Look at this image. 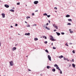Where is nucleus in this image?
<instances>
[{
    "mask_svg": "<svg viewBox=\"0 0 76 76\" xmlns=\"http://www.w3.org/2000/svg\"><path fill=\"white\" fill-rule=\"evenodd\" d=\"M54 9H56V10H57V7H55L54 8Z\"/></svg>",
    "mask_w": 76,
    "mask_h": 76,
    "instance_id": "58836bf2",
    "label": "nucleus"
},
{
    "mask_svg": "<svg viewBox=\"0 0 76 76\" xmlns=\"http://www.w3.org/2000/svg\"><path fill=\"white\" fill-rule=\"evenodd\" d=\"M63 57H64L63 56L61 55L60 56H59V58H63Z\"/></svg>",
    "mask_w": 76,
    "mask_h": 76,
    "instance_id": "f8f14e48",
    "label": "nucleus"
},
{
    "mask_svg": "<svg viewBox=\"0 0 76 76\" xmlns=\"http://www.w3.org/2000/svg\"><path fill=\"white\" fill-rule=\"evenodd\" d=\"M69 66V67H70V66H71V65L70 64Z\"/></svg>",
    "mask_w": 76,
    "mask_h": 76,
    "instance_id": "864d4df0",
    "label": "nucleus"
},
{
    "mask_svg": "<svg viewBox=\"0 0 76 76\" xmlns=\"http://www.w3.org/2000/svg\"><path fill=\"white\" fill-rule=\"evenodd\" d=\"M48 22H49V23H50V21L49 20Z\"/></svg>",
    "mask_w": 76,
    "mask_h": 76,
    "instance_id": "8fccbe9b",
    "label": "nucleus"
},
{
    "mask_svg": "<svg viewBox=\"0 0 76 76\" xmlns=\"http://www.w3.org/2000/svg\"><path fill=\"white\" fill-rule=\"evenodd\" d=\"M25 23H27V22H26V21H25Z\"/></svg>",
    "mask_w": 76,
    "mask_h": 76,
    "instance_id": "5fc2aeb1",
    "label": "nucleus"
},
{
    "mask_svg": "<svg viewBox=\"0 0 76 76\" xmlns=\"http://www.w3.org/2000/svg\"><path fill=\"white\" fill-rule=\"evenodd\" d=\"M46 26V25L45 24L44 26L43 27H44V28H45V26Z\"/></svg>",
    "mask_w": 76,
    "mask_h": 76,
    "instance_id": "a19ab883",
    "label": "nucleus"
},
{
    "mask_svg": "<svg viewBox=\"0 0 76 76\" xmlns=\"http://www.w3.org/2000/svg\"><path fill=\"white\" fill-rule=\"evenodd\" d=\"M33 26H37V25H36V24L33 25Z\"/></svg>",
    "mask_w": 76,
    "mask_h": 76,
    "instance_id": "37998d69",
    "label": "nucleus"
},
{
    "mask_svg": "<svg viewBox=\"0 0 76 76\" xmlns=\"http://www.w3.org/2000/svg\"><path fill=\"white\" fill-rule=\"evenodd\" d=\"M0 2H1V1L0 0Z\"/></svg>",
    "mask_w": 76,
    "mask_h": 76,
    "instance_id": "0e129e2a",
    "label": "nucleus"
},
{
    "mask_svg": "<svg viewBox=\"0 0 76 76\" xmlns=\"http://www.w3.org/2000/svg\"><path fill=\"white\" fill-rule=\"evenodd\" d=\"M47 69H50V68H51V66H47Z\"/></svg>",
    "mask_w": 76,
    "mask_h": 76,
    "instance_id": "ddd939ff",
    "label": "nucleus"
},
{
    "mask_svg": "<svg viewBox=\"0 0 76 76\" xmlns=\"http://www.w3.org/2000/svg\"><path fill=\"white\" fill-rule=\"evenodd\" d=\"M0 47H1V43L0 42Z\"/></svg>",
    "mask_w": 76,
    "mask_h": 76,
    "instance_id": "603ef678",
    "label": "nucleus"
},
{
    "mask_svg": "<svg viewBox=\"0 0 76 76\" xmlns=\"http://www.w3.org/2000/svg\"><path fill=\"white\" fill-rule=\"evenodd\" d=\"M60 70V74H62V71H61V70Z\"/></svg>",
    "mask_w": 76,
    "mask_h": 76,
    "instance_id": "a878e982",
    "label": "nucleus"
},
{
    "mask_svg": "<svg viewBox=\"0 0 76 76\" xmlns=\"http://www.w3.org/2000/svg\"><path fill=\"white\" fill-rule=\"evenodd\" d=\"M70 44H72V43H70Z\"/></svg>",
    "mask_w": 76,
    "mask_h": 76,
    "instance_id": "13d9d810",
    "label": "nucleus"
},
{
    "mask_svg": "<svg viewBox=\"0 0 76 76\" xmlns=\"http://www.w3.org/2000/svg\"><path fill=\"white\" fill-rule=\"evenodd\" d=\"M27 27H30V25H29V24H28L27 25Z\"/></svg>",
    "mask_w": 76,
    "mask_h": 76,
    "instance_id": "6ab92c4d",
    "label": "nucleus"
},
{
    "mask_svg": "<svg viewBox=\"0 0 76 76\" xmlns=\"http://www.w3.org/2000/svg\"><path fill=\"white\" fill-rule=\"evenodd\" d=\"M27 6V5H26V6Z\"/></svg>",
    "mask_w": 76,
    "mask_h": 76,
    "instance_id": "e2e57ef3",
    "label": "nucleus"
},
{
    "mask_svg": "<svg viewBox=\"0 0 76 76\" xmlns=\"http://www.w3.org/2000/svg\"><path fill=\"white\" fill-rule=\"evenodd\" d=\"M56 33L57 34V35L59 36L60 35V33H58L57 32H56Z\"/></svg>",
    "mask_w": 76,
    "mask_h": 76,
    "instance_id": "4468645a",
    "label": "nucleus"
},
{
    "mask_svg": "<svg viewBox=\"0 0 76 76\" xmlns=\"http://www.w3.org/2000/svg\"><path fill=\"white\" fill-rule=\"evenodd\" d=\"M45 39H47V37H45Z\"/></svg>",
    "mask_w": 76,
    "mask_h": 76,
    "instance_id": "49530a36",
    "label": "nucleus"
},
{
    "mask_svg": "<svg viewBox=\"0 0 76 76\" xmlns=\"http://www.w3.org/2000/svg\"><path fill=\"white\" fill-rule=\"evenodd\" d=\"M45 51L47 53H48V50H47V49H46L45 50Z\"/></svg>",
    "mask_w": 76,
    "mask_h": 76,
    "instance_id": "cd10ccee",
    "label": "nucleus"
},
{
    "mask_svg": "<svg viewBox=\"0 0 76 76\" xmlns=\"http://www.w3.org/2000/svg\"><path fill=\"white\" fill-rule=\"evenodd\" d=\"M2 16V17L4 18H5V14L4 13H3L1 14Z\"/></svg>",
    "mask_w": 76,
    "mask_h": 76,
    "instance_id": "39448f33",
    "label": "nucleus"
},
{
    "mask_svg": "<svg viewBox=\"0 0 76 76\" xmlns=\"http://www.w3.org/2000/svg\"><path fill=\"white\" fill-rule=\"evenodd\" d=\"M10 12H14V10H12V9L11 10H10Z\"/></svg>",
    "mask_w": 76,
    "mask_h": 76,
    "instance_id": "f3484780",
    "label": "nucleus"
},
{
    "mask_svg": "<svg viewBox=\"0 0 76 76\" xmlns=\"http://www.w3.org/2000/svg\"><path fill=\"white\" fill-rule=\"evenodd\" d=\"M17 5H20V2L18 3L17 4Z\"/></svg>",
    "mask_w": 76,
    "mask_h": 76,
    "instance_id": "bb28decb",
    "label": "nucleus"
},
{
    "mask_svg": "<svg viewBox=\"0 0 76 76\" xmlns=\"http://www.w3.org/2000/svg\"><path fill=\"white\" fill-rule=\"evenodd\" d=\"M52 45H53V43H52Z\"/></svg>",
    "mask_w": 76,
    "mask_h": 76,
    "instance_id": "4d7b16f0",
    "label": "nucleus"
},
{
    "mask_svg": "<svg viewBox=\"0 0 76 76\" xmlns=\"http://www.w3.org/2000/svg\"><path fill=\"white\" fill-rule=\"evenodd\" d=\"M38 1H34V3L35 4H38Z\"/></svg>",
    "mask_w": 76,
    "mask_h": 76,
    "instance_id": "0eeeda50",
    "label": "nucleus"
},
{
    "mask_svg": "<svg viewBox=\"0 0 76 76\" xmlns=\"http://www.w3.org/2000/svg\"><path fill=\"white\" fill-rule=\"evenodd\" d=\"M64 60H67V58H64Z\"/></svg>",
    "mask_w": 76,
    "mask_h": 76,
    "instance_id": "b1692460",
    "label": "nucleus"
},
{
    "mask_svg": "<svg viewBox=\"0 0 76 76\" xmlns=\"http://www.w3.org/2000/svg\"><path fill=\"white\" fill-rule=\"evenodd\" d=\"M48 57L49 60H50V61H51V56H50L48 55Z\"/></svg>",
    "mask_w": 76,
    "mask_h": 76,
    "instance_id": "20e7f679",
    "label": "nucleus"
},
{
    "mask_svg": "<svg viewBox=\"0 0 76 76\" xmlns=\"http://www.w3.org/2000/svg\"><path fill=\"white\" fill-rule=\"evenodd\" d=\"M72 66L73 67L75 68V65L74 64H72Z\"/></svg>",
    "mask_w": 76,
    "mask_h": 76,
    "instance_id": "2eb2a0df",
    "label": "nucleus"
},
{
    "mask_svg": "<svg viewBox=\"0 0 76 76\" xmlns=\"http://www.w3.org/2000/svg\"><path fill=\"white\" fill-rule=\"evenodd\" d=\"M34 40L35 41H37V40H38V39L37 38H35L34 39Z\"/></svg>",
    "mask_w": 76,
    "mask_h": 76,
    "instance_id": "a211bd4d",
    "label": "nucleus"
},
{
    "mask_svg": "<svg viewBox=\"0 0 76 76\" xmlns=\"http://www.w3.org/2000/svg\"><path fill=\"white\" fill-rule=\"evenodd\" d=\"M53 72H55L56 71V69H52Z\"/></svg>",
    "mask_w": 76,
    "mask_h": 76,
    "instance_id": "5701e85b",
    "label": "nucleus"
},
{
    "mask_svg": "<svg viewBox=\"0 0 76 76\" xmlns=\"http://www.w3.org/2000/svg\"><path fill=\"white\" fill-rule=\"evenodd\" d=\"M54 66L57 67H58V65H57L56 64H55L54 65Z\"/></svg>",
    "mask_w": 76,
    "mask_h": 76,
    "instance_id": "4be33fe9",
    "label": "nucleus"
},
{
    "mask_svg": "<svg viewBox=\"0 0 76 76\" xmlns=\"http://www.w3.org/2000/svg\"><path fill=\"white\" fill-rule=\"evenodd\" d=\"M18 35H20L19 34H18Z\"/></svg>",
    "mask_w": 76,
    "mask_h": 76,
    "instance_id": "680f3d73",
    "label": "nucleus"
},
{
    "mask_svg": "<svg viewBox=\"0 0 76 76\" xmlns=\"http://www.w3.org/2000/svg\"><path fill=\"white\" fill-rule=\"evenodd\" d=\"M53 49H56V48L54 47H53Z\"/></svg>",
    "mask_w": 76,
    "mask_h": 76,
    "instance_id": "c9c22d12",
    "label": "nucleus"
},
{
    "mask_svg": "<svg viewBox=\"0 0 76 76\" xmlns=\"http://www.w3.org/2000/svg\"><path fill=\"white\" fill-rule=\"evenodd\" d=\"M44 16H47V14L46 13L43 14Z\"/></svg>",
    "mask_w": 76,
    "mask_h": 76,
    "instance_id": "412c9836",
    "label": "nucleus"
},
{
    "mask_svg": "<svg viewBox=\"0 0 76 76\" xmlns=\"http://www.w3.org/2000/svg\"><path fill=\"white\" fill-rule=\"evenodd\" d=\"M68 20L69 21H71V22H72V19H68Z\"/></svg>",
    "mask_w": 76,
    "mask_h": 76,
    "instance_id": "393cba45",
    "label": "nucleus"
},
{
    "mask_svg": "<svg viewBox=\"0 0 76 76\" xmlns=\"http://www.w3.org/2000/svg\"><path fill=\"white\" fill-rule=\"evenodd\" d=\"M30 35V33H26L25 34V35Z\"/></svg>",
    "mask_w": 76,
    "mask_h": 76,
    "instance_id": "1a4fd4ad",
    "label": "nucleus"
},
{
    "mask_svg": "<svg viewBox=\"0 0 76 76\" xmlns=\"http://www.w3.org/2000/svg\"><path fill=\"white\" fill-rule=\"evenodd\" d=\"M4 6L5 7H6L7 8H9V6L7 4H5Z\"/></svg>",
    "mask_w": 76,
    "mask_h": 76,
    "instance_id": "423d86ee",
    "label": "nucleus"
},
{
    "mask_svg": "<svg viewBox=\"0 0 76 76\" xmlns=\"http://www.w3.org/2000/svg\"><path fill=\"white\" fill-rule=\"evenodd\" d=\"M57 31V30H54V32H55V31Z\"/></svg>",
    "mask_w": 76,
    "mask_h": 76,
    "instance_id": "de8ad7c7",
    "label": "nucleus"
},
{
    "mask_svg": "<svg viewBox=\"0 0 76 76\" xmlns=\"http://www.w3.org/2000/svg\"><path fill=\"white\" fill-rule=\"evenodd\" d=\"M26 57H28V56H26Z\"/></svg>",
    "mask_w": 76,
    "mask_h": 76,
    "instance_id": "052dcab7",
    "label": "nucleus"
},
{
    "mask_svg": "<svg viewBox=\"0 0 76 76\" xmlns=\"http://www.w3.org/2000/svg\"><path fill=\"white\" fill-rule=\"evenodd\" d=\"M71 23H68V25H71Z\"/></svg>",
    "mask_w": 76,
    "mask_h": 76,
    "instance_id": "c756f323",
    "label": "nucleus"
},
{
    "mask_svg": "<svg viewBox=\"0 0 76 76\" xmlns=\"http://www.w3.org/2000/svg\"><path fill=\"white\" fill-rule=\"evenodd\" d=\"M69 31H70V33H73V31L71 29H70Z\"/></svg>",
    "mask_w": 76,
    "mask_h": 76,
    "instance_id": "9d476101",
    "label": "nucleus"
},
{
    "mask_svg": "<svg viewBox=\"0 0 76 76\" xmlns=\"http://www.w3.org/2000/svg\"><path fill=\"white\" fill-rule=\"evenodd\" d=\"M46 25L47 26V25H49V24L48 23H47Z\"/></svg>",
    "mask_w": 76,
    "mask_h": 76,
    "instance_id": "79ce46f5",
    "label": "nucleus"
},
{
    "mask_svg": "<svg viewBox=\"0 0 76 76\" xmlns=\"http://www.w3.org/2000/svg\"><path fill=\"white\" fill-rule=\"evenodd\" d=\"M65 45H66V46H67L68 47L69 46V45H68V44H67V43H66V44H65Z\"/></svg>",
    "mask_w": 76,
    "mask_h": 76,
    "instance_id": "7c9ffc66",
    "label": "nucleus"
},
{
    "mask_svg": "<svg viewBox=\"0 0 76 76\" xmlns=\"http://www.w3.org/2000/svg\"><path fill=\"white\" fill-rule=\"evenodd\" d=\"M16 49V47H13L12 49V51H15V50Z\"/></svg>",
    "mask_w": 76,
    "mask_h": 76,
    "instance_id": "6e6552de",
    "label": "nucleus"
},
{
    "mask_svg": "<svg viewBox=\"0 0 76 76\" xmlns=\"http://www.w3.org/2000/svg\"><path fill=\"white\" fill-rule=\"evenodd\" d=\"M31 18V17H26V18L28 19V18Z\"/></svg>",
    "mask_w": 76,
    "mask_h": 76,
    "instance_id": "2f4dec72",
    "label": "nucleus"
},
{
    "mask_svg": "<svg viewBox=\"0 0 76 76\" xmlns=\"http://www.w3.org/2000/svg\"><path fill=\"white\" fill-rule=\"evenodd\" d=\"M56 69H58V70H60V68H59V67H58V66L56 67Z\"/></svg>",
    "mask_w": 76,
    "mask_h": 76,
    "instance_id": "dca6fc26",
    "label": "nucleus"
},
{
    "mask_svg": "<svg viewBox=\"0 0 76 76\" xmlns=\"http://www.w3.org/2000/svg\"><path fill=\"white\" fill-rule=\"evenodd\" d=\"M45 36H43L42 38H45Z\"/></svg>",
    "mask_w": 76,
    "mask_h": 76,
    "instance_id": "09e8293b",
    "label": "nucleus"
},
{
    "mask_svg": "<svg viewBox=\"0 0 76 76\" xmlns=\"http://www.w3.org/2000/svg\"><path fill=\"white\" fill-rule=\"evenodd\" d=\"M46 28L48 29V30H50V29L49 28H48V27H47V26H46Z\"/></svg>",
    "mask_w": 76,
    "mask_h": 76,
    "instance_id": "aec40b11",
    "label": "nucleus"
},
{
    "mask_svg": "<svg viewBox=\"0 0 76 76\" xmlns=\"http://www.w3.org/2000/svg\"><path fill=\"white\" fill-rule=\"evenodd\" d=\"M41 38H42V37H41Z\"/></svg>",
    "mask_w": 76,
    "mask_h": 76,
    "instance_id": "69168bd1",
    "label": "nucleus"
},
{
    "mask_svg": "<svg viewBox=\"0 0 76 76\" xmlns=\"http://www.w3.org/2000/svg\"><path fill=\"white\" fill-rule=\"evenodd\" d=\"M11 28H13V26H11Z\"/></svg>",
    "mask_w": 76,
    "mask_h": 76,
    "instance_id": "3c124183",
    "label": "nucleus"
},
{
    "mask_svg": "<svg viewBox=\"0 0 76 76\" xmlns=\"http://www.w3.org/2000/svg\"><path fill=\"white\" fill-rule=\"evenodd\" d=\"M38 10H37L35 11V12H38Z\"/></svg>",
    "mask_w": 76,
    "mask_h": 76,
    "instance_id": "a18cd8bd",
    "label": "nucleus"
},
{
    "mask_svg": "<svg viewBox=\"0 0 76 76\" xmlns=\"http://www.w3.org/2000/svg\"><path fill=\"white\" fill-rule=\"evenodd\" d=\"M28 71H29V72H31V69H28Z\"/></svg>",
    "mask_w": 76,
    "mask_h": 76,
    "instance_id": "473e14b6",
    "label": "nucleus"
},
{
    "mask_svg": "<svg viewBox=\"0 0 76 76\" xmlns=\"http://www.w3.org/2000/svg\"><path fill=\"white\" fill-rule=\"evenodd\" d=\"M47 41L45 42L44 43L45 44H47Z\"/></svg>",
    "mask_w": 76,
    "mask_h": 76,
    "instance_id": "f704fd0d",
    "label": "nucleus"
},
{
    "mask_svg": "<svg viewBox=\"0 0 76 76\" xmlns=\"http://www.w3.org/2000/svg\"><path fill=\"white\" fill-rule=\"evenodd\" d=\"M15 26H18V24H16L15 25Z\"/></svg>",
    "mask_w": 76,
    "mask_h": 76,
    "instance_id": "ea45409f",
    "label": "nucleus"
},
{
    "mask_svg": "<svg viewBox=\"0 0 76 76\" xmlns=\"http://www.w3.org/2000/svg\"><path fill=\"white\" fill-rule=\"evenodd\" d=\"M31 15H32V16H34V13H32Z\"/></svg>",
    "mask_w": 76,
    "mask_h": 76,
    "instance_id": "e433bc0d",
    "label": "nucleus"
},
{
    "mask_svg": "<svg viewBox=\"0 0 76 76\" xmlns=\"http://www.w3.org/2000/svg\"><path fill=\"white\" fill-rule=\"evenodd\" d=\"M73 53H75V50H73L72 51Z\"/></svg>",
    "mask_w": 76,
    "mask_h": 76,
    "instance_id": "4c0bfd02",
    "label": "nucleus"
},
{
    "mask_svg": "<svg viewBox=\"0 0 76 76\" xmlns=\"http://www.w3.org/2000/svg\"><path fill=\"white\" fill-rule=\"evenodd\" d=\"M67 61H69V60H68V59H67Z\"/></svg>",
    "mask_w": 76,
    "mask_h": 76,
    "instance_id": "6e6d98bb",
    "label": "nucleus"
},
{
    "mask_svg": "<svg viewBox=\"0 0 76 76\" xmlns=\"http://www.w3.org/2000/svg\"><path fill=\"white\" fill-rule=\"evenodd\" d=\"M70 15H66V18H69L70 17Z\"/></svg>",
    "mask_w": 76,
    "mask_h": 76,
    "instance_id": "9b49d317",
    "label": "nucleus"
},
{
    "mask_svg": "<svg viewBox=\"0 0 76 76\" xmlns=\"http://www.w3.org/2000/svg\"><path fill=\"white\" fill-rule=\"evenodd\" d=\"M50 37H51L50 38V40H51L52 41H56V40L54 39V37L52 36H50Z\"/></svg>",
    "mask_w": 76,
    "mask_h": 76,
    "instance_id": "f257e3e1",
    "label": "nucleus"
},
{
    "mask_svg": "<svg viewBox=\"0 0 76 76\" xmlns=\"http://www.w3.org/2000/svg\"><path fill=\"white\" fill-rule=\"evenodd\" d=\"M53 26L56 29H58V27H57V26L55 24H53Z\"/></svg>",
    "mask_w": 76,
    "mask_h": 76,
    "instance_id": "7ed1b4c3",
    "label": "nucleus"
},
{
    "mask_svg": "<svg viewBox=\"0 0 76 76\" xmlns=\"http://www.w3.org/2000/svg\"><path fill=\"white\" fill-rule=\"evenodd\" d=\"M72 61L73 62H74V59H72Z\"/></svg>",
    "mask_w": 76,
    "mask_h": 76,
    "instance_id": "c03bdc74",
    "label": "nucleus"
},
{
    "mask_svg": "<svg viewBox=\"0 0 76 76\" xmlns=\"http://www.w3.org/2000/svg\"><path fill=\"white\" fill-rule=\"evenodd\" d=\"M0 76H1L0 75Z\"/></svg>",
    "mask_w": 76,
    "mask_h": 76,
    "instance_id": "338daca9",
    "label": "nucleus"
},
{
    "mask_svg": "<svg viewBox=\"0 0 76 76\" xmlns=\"http://www.w3.org/2000/svg\"><path fill=\"white\" fill-rule=\"evenodd\" d=\"M61 34L62 35H64V33H63V32L61 33Z\"/></svg>",
    "mask_w": 76,
    "mask_h": 76,
    "instance_id": "72a5a7b5",
    "label": "nucleus"
},
{
    "mask_svg": "<svg viewBox=\"0 0 76 76\" xmlns=\"http://www.w3.org/2000/svg\"><path fill=\"white\" fill-rule=\"evenodd\" d=\"M47 16L48 18H50V15H47Z\"/></svg>",
    "mask_w": 76,
    "mask_h": 76,
    "instance_id": "c85d7f7f",
    "label": "nucleus"
},
{
    "mask_svg": "<svg viewBox=\"0 0 76 76\" xmlns=\"http://www.w3.org/2000/svg\"><path fill=\"white\" fill-rule=\"evenodd\" d=\"M10 65L11 66H13V61H12L10 62Z\"/></svg>",
    "mask_w": 76,
    "mask_h": 76,
    "instance_id": "f03ea898",
    "label": "nucleus"
},
{
    "mask_svg": "<svg viewBox=\"0 0 76 76\" xmlns=\"http://www.w3.org/2000/svg\"><path fill=\"white\" fill-rule=\"evenodd\" d=\"M16 45H15V46H16Z\"/></svg>",
    "mask_w": 76,
    "mask_h": 76,
    "instance_id": "bf43d9fd",
    "label": "nucleus"
}]
</instances>
